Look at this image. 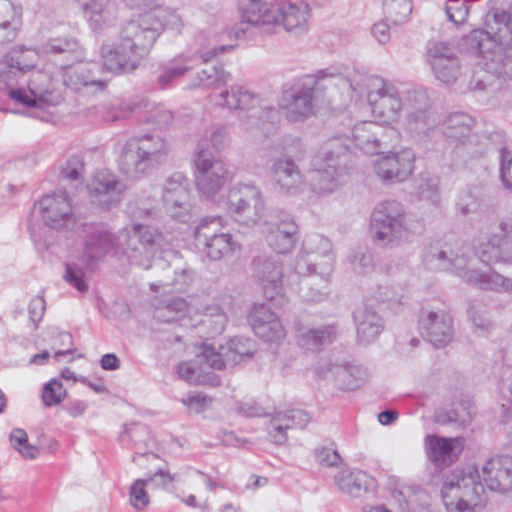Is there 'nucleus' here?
I'll list each match as a JSON object with an SVG mask.
<instances>
[{"label": "nucleus", "instance_id": "22", "mask_svg": "<svg viewBox=\"0 0 512 512\" xmlns=\"http://www.w3.org/2000/svg\"><path fill=\"white\" fill-rule=\"evenodd\" d=\"M83 250L80 257L81 264L88 269H95L109 252H120L119 232L112 233L104 226H87Z\"/></svg>", "mask_w": 512, "mask_h": 512}, {"label": "nucleus", "instance_id": "39", "mask_svg": "<svg viewBox=\"0 0 512 512\" xmlns=\"http://www.w3.org/2000/svg\"><path fill=\"white\" fill-rule=\"evenodd\" d=\"M259 97L253 91L243 85H232L230 88L221 91L215 103L229 110L248 111L256 107Z\"/></svg>", "mask_w": 512, "mask_h": 512}, {"label": "nucleus", "instance_id": "44", "mask_svg": "<svg viewBox=\"0 0 512 512\" xmlns=\"http://www.w3.org/2000/svg\"><path fill=\"white\" fill-rule=\"evenodd\" d=\"M43 52L56 56H62L67 62H78L83 60L84 51L77 39L72 37H57L49 39L43 46Z\"/></svg>", "mask_w": 512, "mask_h": 512}, {"label": "nucleus", "instance_id": "16", "mask_svg": "<svg viewBox=\"0 0 512 512\" xmlns=\"http://www.w3.org/2000/svg\"><path fill=\"white\" fill-rule=\"evenodd\" d=\"M354 145L365 154H380L393 147L399 138V133L392 127L382 126L374 121H361L351 129Z\"/></svg>", "mask_w": 512, "mask_h": 512}, {"label": "nucleus", "instance_id": "27", "mask_svg": "<svg viewBox=\"0 0 512 512\" xmlns=\"http://www.w3.org/2000/svg\"><path fill=\"white\" fill-rule=\"evenodd\" d=\"M419 329L423 338L435 347L446 346L453 338L452 318L442 309L423 308Z\"/></svg>", "mask_w": 512, "mask_h": 512}, {"label": "nucleus", "instance_id": "64", "mask_svg": "<svg viewBox=\"0 0 512 512\" xmlns=\"http://www.w3.org/2000/svg\"><path fill=\"white\" fill-rule=\"evenodd\" d=\"M66 395V390L58 380L48 382L42 392V400L47 406L59 404Z\"/></svg>", "mask_w": 512, "mask_h": 512}, {"label": "nucleus", "instance_id": "46", "mask_svg": "<svg viewBox=\"0 0 512 512\" xmlns=\"http://www.w3.org/2000/svg\"><path fill=\"white\" fill-rule=\"evenodd\" d=\"M190 313V307L181 297H166L155 304L154 317L161 322L180 321Z\"/></svg>", "mask_w": 512, "mask_h": 512}, {"label": "nucleus", "instance_id": "31", "mask_svg": "<svg viewBox=\"0 0 512 512\" xmlns=\"http://www.w3.org/2000/svg\"><path fill=\"white\" fill-rule=\"evenodd\" d=\"M249 320L255 334L267 342H278L285 337L282 323L264 304L254 305Z\"/></svg>", "mask_w": 512, "mask_h": 512}, {"label": "nucleus", "instance_id": "25", "mask_svg": "<svg viewBox=\"0 0 512 512\" xmlns=\"http://www.w3.org/2000/svg\"><path fill=\"white\" fill-rule=\"evenodd\" d=\"M415 154L411 149L381 156L375 160L373 168L376 176L385 183L404 182L413 173Z\"/></svg>", "mask_w": 512, "mask_h": 512}, {"label": "nucleus", "instance_id": "12", "mask_svg": "<svg viewBox=\"0 0 512 512\" xmlns=\"http://www.w3.org/2000/svg\"><path fill=\"white\" fill-rule=\"evenodd\" d=\"M265 210L261 191L254 185L236 184L227 194V211L246 226L255 225Z\"/></svg>", "mask_w": 512, "mask_h": 512}, {"label": "nucleus", "instance_id": "37", "mask_svg": "<svg viewBox=\"0 0 512 512\" xmlns=\"http://www.w3.org/2000/svg\"><path fill=\"white\" fill-rule=\"evenodd\" d=\"M310 421L309 415L300 409L278 412L270 422L269 434L276 444L286 441V431L293 427L304 428Z\"/></svg>", "mask_w": 512, "mask_h": 512}, {"label": "nucleus", "instance_id": "55", "mask_svg": "<svg viewBox=\"0 0 512 512\" xmlns=\"http://www.w3.org/2000/svg\"><path fill=\"white\" fill-rule=\"evenodd\" d=\"M20 26V13L10 0H0V28L16 39Z\"/></svg>", "mask_w": 512, "mask_h": 512}, {"label": "nucleus", "instance_id": "7", "mask_svg": "<svg viewBox=\"0 0 512 512\" xmlns=\"http://www.w3.org/2000/svg\"><path fill=\"white\" fill-rule=\"evenodd\" d=\"M120 252L132 265L144 269L150 267L157 253L163 252L165 257L176 253L166 250L167 241L156 229L142 224H134L119 231Z\"/></svg>", "mask_w": 512, "mask_h": 512}, {"label": "nucleus", "instance_id": "33", "mask_svg": "<svg viewBox=\"0 0 512 512\" xmlns=\"http://www.w3.org/2000/svg\"><path fill=\"white\" fill-rule=\"evenodd\" d=\"M333 271L334 270L312 268L307 273L298 274L300 277V297L307 302H317L323 300L328 294Z\"/></svg>", "mask_w": 512, "mask_h": 512}, {"label": "nucleus", "instance_id": "35", "mask_svg": "<svg viewBox=\"0 0 512 512\" xmlns=\"http://www.w3.org/2000/svg\"><path fill=\"white\" fill-rule=\"evenodd\" d=\"M277 25L281 24L289 32L299 35L306 31L310 18V8L306 3H287L276 4Z\"/></svg>", "mask_w": 512, "mask_h": 512}, {"label": "nucleus", "instance_id": "15", "mask_svg": "<svg viewBox=\"0 0 512 512\" xmlns=\"http://www.w3.org/2000/svg\"><path fill=\"white\" fill-rule=\"evenodd\" d=\"M335 255L331 241L320 234L307 235L294 262L297 274H303L312 268L334 270Z\"/></svg>", "mask_w": 512, "mask_h": 512}, {"label": "nucleus", "instance_id": "34", "mask_svg": "<svg viewBox=\"0 0 512 512\" xmlns=\"http://www.w3.org/2000/svg\"><path fill=\"white\" fill-rule=\"evenodd\" d=\"M255 351L254 342L243 337H235L225 345H214V354L212 366L218 370L227 365H236L245 357L251 356Z\"/></svg>", "mask_w": 512, "mask_h": 512}, {"label": "nucleus", "instance_id": "43", "mask_svg": "<svg viewBox=\"0 0 512 512\" xmlns=\"http://www.w3.org/2000/svg\"><path fill=\"white\" fill-rule=\"evenodd\" d=\"M39 54L35 49L16 46L4 55L2 63L10 73L25 74L36 67Z\"/></svg>", "mask_w": 512, "mask_h": 512}, {"label": "nucleus", "instance_id": "38", "mask_svg": "<svg viewBox=\"0 0 512 512\" xmlns=\"http://www.w3.org/2000/svg\"><path fill=\"white\" fill-rule=\"evenodd\" d=\"M83 10L91 27L103 31L113 25L117 19V4L114 0H87Z\"/></svg>", "mask_w": 512, "mask_h": 512}, {"label": "nucleus", "instance_id": "58", "mask_svg": "<svg viewBox=\"0 0 512 512\" xmlns=\"http://www.w3.org/2000/svg\"><path fill=\"white\" fill-rule=\"evenodd\" d=\"M512 238V217H504L499 220L496 227L485 226L481 229V239L484 242H508Z\"/></svg>", "mask_w": 512, "mask_h": 512}, {"label": "nucleus", "instance_id": "21", "mask_svg": "<svg viewBox=\"0 0 512 512\" xmlns=\"http://www.w3.org/2000/svg\"><path fill=\"white\" fill-rule=\"evenodd\" d=\"M162 203L165 213L182 222L191 216V189L188 179L181 173H175L166 179L162 191Z\"/></svg>", "mask_w": 512, "mask_h": 512}, {"label": "nucleus", "instance_id": "20", "mask_svg": "<svg viewBox=\"0 0 512 512\" xmlns=\"http://www.w3.org/2000/svg\"><path fill=\"white\" fill-rule=\"evenodd\" d=\"M278 107L288 122H303L316 112L315 89L306 85L284 89L278 100Z\"/></svg>", "mask_w": 512, "mask_h": 512}, {"label": "nucleus", "instance_id": "3", "mask_svg": "<svg viewBox=\"0 0 512 512\" xmlns=\"http://www.w3.org/2000/svg\"><path fill=\"white\" fill-rule=\"evenodd\" d=\"M471 40L477 42L482 56L483 71L476 73L470 83L472 90H486L492 77L512 81V9H491L485 18V30H474Z\"/></svg>", "mask_w": 512, "mask_h": 512}, {"label": "nucleus", "instance_id": "29", "mask_svg": "<svg viewBox=\"0 0 512 512\" xmlns=\"http://www.w3.org/2000/svg\"><path fill=\"white\" fill-rule=\"evenodd\" d=\"M254 277L261 284L268 299H273L282 286L283 268L275 256H258L253 260Z\"/></svg>", "mask_w": 512, "mask_h": 512}, {"label": "nucleus", "instance_id": "5", "mask_svg": "<svg viewBox=\"0 0 512 512\" xmlns=\"http://www.w3.org/2000/svg\"><path fill=\"white\" fill-rule=\"evenodd\" d=\"M170 143L158 133L132 137L124 144L118 160L120 171L131 179H138L168 159Z\"/></svg>", "mask_w": 512, "mask_h": 512}, {"label": "nucleus", "instance_id": "51", "mask_svg": "<svg viewBox=\"0 0 512 512\" xmlns=\"http://www.w3.org/2000/svg\"><path fill=\"white\" fill-rule=\"evenodd\" d=\"M456 207L457 211L464 216L477 211L485 213L487 210L485 197L478 187H472L462 192L457 200Z\"/></svg>", "mask_w": 512, "mask_h": 512}, {"label": "nucleus", "instance_id": "50", "mask_svg": "<svg viewBox=\"0 0 512 512\" xmlns=\"http://www.w3.org/2000/svg\"><path fill=\"white\" fill-rule=\"evenodd\" d=\"M192 278L193 271L188 268L177 265L174 269L168 267L165 270L164 279L160 280L157 284H151V289L158 291L160 288L173 287L177 290H182L192 281Z\"/></svg>", "mask_w": 512, "mask_h": 512}, {"label": "nucleus", "instance_id": "30", "mask_svg": "<svg viewBox=\"0 0 512 512\" xmlns=\"http://www.w3.org/2000/svg\"><path fill=\"white\" fill-rule=\"evenodd\" d=\"M482 479L487 488L505 493L512 490V457L498 456L486 461Z\"/></svg>", "mask_w": 512, "mask_h": 512}, {"label": "nucleus", "instance_id": "36", "mask_svg": "<svg viewBox=\"0 0 512 512\" xmlns=\"http://www.w3.org/2000/svg\"><path fill=\"white\" fill-rule=\"evenodd\" d=\"M357 340L361 344L374 342L384 328L382 317L370 306L363 304L354 311Z\"/></svg>", "mask_w": 512, "mask_h": 512}, {"label": "nucleus", "instance_id": "62", "mask_svg": "<svg viewBox=\"0 0 512 512\" xmlns=\"http://www.w3.org/2000/svg\"><path fill=\"white\" fill-rule=\"evenodd\" d=\"M148 484H151L155 488L168 489L175 481L178 480L177 474L170 473L167 465L165 466H156L155 471L148 474L147 478Z\"/></svg>", "mask_w": 512, "mask_h": 512}, {"label": "nucleus", "instance_id": "13", "mask_svg": "<svg viewBox=\"0 0 512 512\" xmlns=\"http://www.w3.org/2000/svg\"><path fill=\"white\" fill-rule=\"evenodd\" d=\"M276 4L262 0H240L238 11L241 21L233 26L231 34L237 39L246 38L251 27L271 33L277 25Z\"/></svg>", "mask_w": 512, "mask_h": 512}, {"label": "nucleus", "instance_id": "26", "mask_svg": "<svg viewBox=\"0 0 512 512\" xmlns=\"http://www.w3.org/2000/svg\"><path fill=\"white\" fill-rule=\"evenodd\" d=\"M214 354V344H203L197 348L195 358L182 362L178 365V375L181 379L190 384L196 385H217L216 375L211 373Z\"/></svg>", "mask_w": 512, "mask_h": 512}, {"label": "nucleus", "instance_id": "4", "mask_svg": "<svg viewBox=\"0 0 512 512\" xmlns=\"http://www.w3.org/2000/svg\"><path fill=\"white\" fill-rule=\"evenodd\" d=\"M162 33L158 13H145L129 21L121 30L117 44L103 45V66L111 72H131L148 54Z\"/></svg>", "mask_w": 512, "mask_h": 512}, {"label": "nucleus", "instance_id": "17", "mask_svg": "<svg viewBox=\"0 0 512 512\" xmlns=\"http://www.w3.org/2000/svg\"><path fill=\"white\" fill-rule=\"evenodd\" d=\"M9 96L15 102L28 108L39 109L55 106L62 100L59 91L52 86L50 76L42 71H37L32 74L29 80L28 90L11 89Z\"/></svg>", "mask_w": 512, "mask_h": 512}, {"label": "nucleus", "instance_id": "32", "mask_svg": "<svg viewBox=\"0 0 512 512\" xmlns=\"http://www.w3.org/2000/svg\"><path fill=\"white\" fill-rule=\"evenodd\" d=\"M73 65H62L64 69L63 82L73 90L83 89L91 91L103 90L105 83L100 80L95 73L96 64L84 63L81 61Z\"/></svg>", "mask_w": 512, "mask_h": 512}, {"label": "nucleus", "instance_id": "10", "mask_svg": "<svg viewBox=\"0 0 512 512\" xmlns=\"http://www.w3.org/2000/svg\"><path fill=\"white\" fill-rule=\"evenodd\" d=\"M405 100L404 130L419 140L433 136L440 121L432 110L428 92L422 88L409 90L405 94Z\"/></svg>", "mask_w": 512, "mask_h": 512}, {"label": "nucleus", "instance_id": "45", "mask_svg": "<svg viewBox=\"0 0 512 512\" xmlns=\"http://www.w3.org/2000/svg\"><path fill=\"white\" fill-rule=\"evenodd\" d=\"M339 489L353 497H359L367 492L372 479L361 470L343 469L335 476Z\"/></svg>", "mask_w": 512, "mask_h": 512}, {"label": "nucleus", "instance_id": "53", "mask_svg": "<svg viewBox=\"0 0 512 512\" xmlns=\"http://www.w3.org/2000/svg\"><path fill=\"white\" fill-rule=\"evenodd\" d=\"M230 79V73L225 71L222 67L208 66L197 73L190 87H218L227 84Z\"/></svg>", "mask_w": 512, "mask_h": 512}, {"label": "nucleus", "instance_id": "14", "mask_svg": "<svg viewBox=\"0 0 512 512\" xmlns=\"http://www.w3.org/2000/svg\"><path fill=\"white\" fill-rule=\"evenodd\" d=\"M46 226L55 230H71L77 223L68 191L56 190L43 196L34 206Z\"/></svg>", "mask_w": 512, "mask_h": 512}, {"label": "nucleus", "instance_id": "11", "mask_svg": "<svg viewBox=\"0 0 512 512\" xmlns=\"http://www.w3.org/2000/svg\"><path fill=\"white\" fill-rule=\"evenodd\" d=\"M194 238L196 245L211 260L230 256L239 247L220 216L203 218L195 228Z\"/></svg>", "mask_w": 512, "mask_h": 512}, {"label": "nucleus", "instance_id": "61", "mask_svg": "<svg viewBox=\"0 0 512 512\" xmlns=\"http://www.w3.org/2000/svg\"><path fill=\"white\" fill-rule=\"evenodd\" d=\"M347 261L350 265V269L358 275H367L374 267L372 255L366 248L352 250Z\"/></svg>", "mask_w": 512, "mask_h": 512}, {"label": "nucleus", "instance_id": "40", "mask_svg": "<svg viewBox=\"0 0 512 512\" xmlns=\"http://www.w3.org/2000/svg\"><path fill=\"white\" fill-rule=\"evenodd\" d=\"M337 336V328L334 325L319 328L298 327L297 344L304 350L317 351L323 345L331 343Z\"/></svg>", "mask_w": 512, "mask_h": 512}, {"label": "nucleus", "instance_id": "56", "mask_svg": "<svg viewBox=\"0 0 512 512\" xmlns=\"http://www.w3.org/2000/svg\"><path fill=\"white\" fill-rule=\"evenodd\" d=\"M387 19L394 25L405 23L412 13V0H384Z\"/></svg>", "mask_w": 512, "mask_h": 512}, {"label": "nucleus", "instance_id": "18", "mask_svg": "<svg viewBox=\"0 0 512 512\" xmlns=\"http://www.w3.org/2000/svg\"><path fill=\"white\" fill-rule=\"evenodd\" d=\"M197 189L206 197L217 194L227 180L225 164L216 159L209 150L198 148L194 157Z\"/></svg>", "mask_w": 512, "mask_h": 512}, {"label": "nucleus", "instance_id": "47", "mask_svg": "<svg viewBox=\"0 0 512 512\" xmlns=\"http://www.w3.org/2000/svg\"><path fill=\"white\" fill-rule=\"evenodd\" d=\"M475 412L468 401L454 405L449 411H439L435 414V422L441 425L456 424L465 427L472 421Z\"/></svg>", "mask_w": 512, "mask_h": 512}, {"label": "nucleus", "instance_id": "54", "mask_svg": "<svg viewBox=\"0 0 512 512\" xmlns=\"http://www.w3.org/2000/svg\"><path fill=\"white\" fill-rule=\"evenodd\" d=\"M415 191L421 201L438 205L441 201L439 179L429 175H422L416 184Z\"/></svg>", "mask_w": 512, "mask_h": 512}, {"label": "nucleus", "instance_id": "49", "mask_svg": "<svg viewBox=\"0 0 512 512\" xmlns=\"http://www.w3.org/2000/svg\"><path fill=\"white\" fill-rule=\"evenodd\" d=\"M227 323V313L218 304H210L202 309L201 324L209 335H220L225 330Z\"/></svg>", "mask_w": 512, "mask_h": 512}, {"label": "nucleus", "instance_id": "2", "mask_svg": "<svg viewBox=\"0 0 512 512\" xmlns=\"http://www.w3.org/2000/svg\"><path fill=\"white\" fill-rule=\"evenodd\" d=\"M316 86L327 89L330 98L339 96L343 102L365 97L372 115L382 123L395 124L402 116L403 98L399 88L382 77L357 72L350 76L327 74Z\"/></svg>", "mask_w": 512, "mask_h": 512}, {"label": "nucleus", "instance_id": "6", "mask_svg": "<svg viewBox=\"0 0 512 512\" xmlns=\"http://www.w3.org/2000/svg\"><path fill=\"white\" fill-rule=\"evenodd\" d=\"M476 467L456 468L442 484L441 494L448 512H473L484 502V485Z\"/></svg>", "mask_w": 512, "mask_h": 512}, {"label": "nucleus", "instance_id": "60", "mask_svg": "<svg viewBox=\"0 0 512 512\" xmlns=\"http://www.w3.org/2000/svg\"><path fill=\"white\" fill-rule=\"evenodd\" d=\"M147 485V480L139 478L135 479L129 486L128 500L136 511H143L150 504V496L146 489Z\"/></svg>", "mask_w": 512, "mask_h": 512}, {"label": "nucleus", "instance_id": "48", "mask_svg": "<svg viewBox=\"0 0 512 512\" xmlns=\"http://www.w3.org/2000/svg\"><path fill=\"white\" fill-rule=\"evenodd\" d=\"M84 165L80 158L71 157L67 160L60 174V191L73 193L82 185Z\"/></svg>", "mask_w": 512, "mask_h": 512}, {"label": "nucleus", "instance_id": "63", "mask_svg": "<svg viewBox=\"0 0 512 512\" xmlns=\"http://www.w3.org/2000/svg\"><path fill=\"white\" fill-rule=\"evenodd\" d=\"M241 130L253 138L265 137L269 133L266 123L259 121L256 115H248L240 120Z\"/></svg>", "mask_w": 512, "mask_h": 512}, {"label": "nucleus", "instance_id": "23", "mask_svg": "<svg viewBox=\"0 0 512 512\" xmlns=\"http://www.w3.org/2000/svg\"><path fill=\"white\" fill-rule=\"evenodd\" d=\"M87 189L94 205L109 210L121 201L126 185L115 174L102 170L92 176Z\"/></svg>", "mask_w": 512, "mask_h": 512}, {"label": "nucleus", "instance_id": "9", "mask_svg": "<svg viewBox=\"0 0 512 512\" xmlns=\"http://www.w3.org/2000/svg\"><path fill=\"white\" fill-rule=\"evenodd\" d=\"M371 232L376 244L383 248H394L407 241L410 229L403 205L395 200L380 203L372 213Z\"/></svg>", "mask_w": 512, "mask_h": 512}, {"label": "nucleus", "instance_id": "52", "mask_svg": "<svg viewBox=\"0 0 512 512\" xmlns=\"http://www.w3.org/2000/svg\"><path fill=\"white\" fill-rule=\"evenodd\" d=\"M333 374L335 375L336 385L340 389L355 390L365 381V372L358 366L335 367Z\"/></svg>", "mask_w": 512, "mask_h": 512}, {"label": "nucleus", "instance_id": "28", "mask_svg": "<svg viewBox=\"0 0 512 512\" xmlns=\"http://www.w3.org/2000/svg\"><path fill=\"white\" fill-rule=\"evenodd\" d=\"M267 245L279 254L290 252L298 240V225L287 215L272 217L264 224Z\"/></svg>", "mask_w": 512, "mask_h": 512}, {"label": "nucleus", "instance_id": "1", "mask_svg": "<svg viewBox=\"0 0 512 512\" xmlns=\"http://www.w3.org/2000/svg\"><path fill=\"white\" fill-rule=\"evenodd\" d=\"M480 262L487 265L503 263L512 266V244L480 241L473 250L462 243H436L426 248L423 255V263L429 270L450 271L465 283L483 290L512 293L511 278L491 268H479Z\"/></svg>", "mask_w": 512, "mask_h": 512}, {"label": "nucleus", "instance_id": "42", "mask_svg": "<svg viewBox=\"0 0 512 512\" xmlns=\"http://www.w3.org/2000/svg\"><path fill=\"white\" fill-rule=\"evenodd\" d=\"M194 57L188 54H178L168 62L159 65L156 83L166 87L175 79L183 76L193 68Z\"/></svg>", "mask_w": 512, "mask_h": 512}, {"label": "nucleus", "instance_id": "59", "mask_svg": "<svg viewBox=\"0 0 512 512\" xmlns=\"http://www.w3.org/2000/svg\"><path fill=\"white\" fill-rule=\"evenodd\" d=\"M11 446L21 455L24 459L33 460L39 454V448L28 442L27 433L21 428H15L9 435Z\"/></svg>", "mask_w": 512, "mask_h": 512}, {"label": "nucleus", "instance_id": "24", "mask_svg": "<svg viewBox=\"0 0 512 512\" xmlns=\"http://www.w3.org/2000/svg\"><path fill=\"white\" fill-rule=\"evenodd\" d=\"M427 55L435 77L442 83L451 85L461 76L462 65L454 47L444 42H431Z\"/></svg>", "mask_w": 512, "mask_h": 512}, {"label": "nucleus", "instance_id": "41", "mask_svg": "<svg viewBox=\"0 0 512 512\" xmlns=\"http://www.w3.org/2000/svg\"><path fill=\"white\" fill-rule=\"evenodd\" d=\"M429 457L437 466H447L452 463L461 452L459 438L429 437Z\"/></svg>", "mask_w": 512, "mask_h": 512}, {"label": "nucleus", "instance_id": "57", "mask_svg": "<svg viewBox=\"0 0 512 512\" xmlns=\"http://www.w3.org/2000/svg\"><path fill=\"white\" fill-rule=\"evenodd\" d=\"M471 118L462 113L450 115L444 123L443 133L448 138L461 140L468 136L470 132Z\"/></svg>", "mask_w": 512, "mask_h": 512}, {"label": "nucleus", "instance_id": "19", "mask_svg": "<svg viewBox=\"0 0 512 512\" xmlns=\"http://www.w3.org/2000/svg\"><path fill=\"white\" fill-rule=\"evenodd\" d=\"M302 155V145L293 140L283 147L280 156L274 158L271 172L276 184L284 191L295 193L303 185V176L295 161Z\"/></svg>", "mask_w": 512, "mask_h": 512}, {"label": "nucleus", "instance_id": "8", "mask_svg": "<svg viewBox=\"0 0 512 512\" xmlns=\"http://www.w3.org/2000/svg\"><path fill=\"white\" fill-rule=\"evenodd\" d=\"M347 156L348 148L340 139H332L325 144L310 173L309 180L315 192L332 193L347 180Z\"/></svg>", "mask_w": 512, "mask_h": 512}]
</instances>
